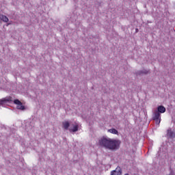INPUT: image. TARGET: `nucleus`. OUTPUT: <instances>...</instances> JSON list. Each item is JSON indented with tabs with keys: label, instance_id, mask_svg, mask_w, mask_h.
<instances>
[{
	"label": "nucleus",
	"instance_id": "obj_1",
	"mask_svg": "<svg viewBox=\"0 0 175 175\" xmlns=\"http://www.w3.org/2000/svg\"><path fill=\"white\" fill-rule=\"evenodd\" d=\"M98 144L100 147L111 150V151H117L120 150L121 146V141L120 139H111L106 137H102L98 140Z\"/></svg>",
	"mask_w": 175,
	"mask_h": 175
},
{
	"label": "nucleus",
	"instance_id": "obj_8",
	"mask_svg": "<svg viewBox=\"0 0 175 175\" xmlns=\"http://www.w3.org/2000/svg\"><path fill=\"white\" fill-rule=\"evenodd\" d=\"M167 135L169 136V137H173V136H174V133H173L172 130H168Z\"/></svg>",
	"mask_w": 175,
	"mask_h": 175
},
{
	"label": "nucleus",
	"instance_id": "obj_9",
	"mask_svg": "<svg viewBox=\"0 0 175 175\" xmlns=\"http://www.w3.org/2000/svg\"><path fill=\"white\" fill-rule=\"evenodd\" d=\"M14 103L15 104V105H17V106H18V105H21V101H20L18 99H15L14 100Z\"/></svg>",
	"mask_w": 175,
	"mask_h": 175
},
{
	"label": "nucleus",
	"instance_id": "obj_3",
	"mask_svg": "<svg viewBox=\"0 0 175 175\" xmlns=\"http://www.w3.org/2000/svg\"><path fill=\"white\" fill-rule=\"evenodd\" d=\"M63 128L66 129V131H68L69 129V127L70 126V123L68 121H65L62 122Z\"/></svg>",
	"mask_w": 175,
	"mask_h": 175
},
{
	"label": "nucleus",
	"instance_id": "obj_12",
	"mask_svg": "<svg viewBox=\"0 0 175 175\" xmlns=\"http://www.w3.org/2000/svg\"><path fill=\"white\" fill-rule=\"evenodd\" d=\"M124 175H129V174H125Z\"/></svg>",
	"mask_w": 175,
	"mask_h": 175
},
{
	"label": "nucleus",
	"instance_id": "obj_11",
	"mask_svg": "<svg viewBox=\"0 0 175 175\" xmlns=\"http://www.w3.org/2000/svg\"><path fill=\"white\" fill-rule=\"evenodd\" d=\"M141 73H143L144 75H147V73H148V70H144L142 71Z\"/></svg>",
	"mask_w": 175,
	"mask_h": 175
},
{
	"label": "nucleus",
	"instance_id": "obj_10",
	"mask_svg": "<svg viewBox=\"0 0 175 175\" xmlns=\"http://www.w3.org/2000/svg\"><path fill=\"white\" fill-rule=\"evenodd\" d=\"M5 103H6V99L3 98V99L0 100V105H5Z\"/></svg>",
	"mask_w": 175,
	"mask_h": 175
},
{
	"label": "nucleus",
	"instance_id": "obj_4",
	"mask_svg": "<svg viewBox=\"0 0 175 175\" xmlns=\"http://www.w3.org/2000/svg\"><path fill=\"white\" fill-rule=\"evenodd\" d=\"M0 20L3 21V23H8L9 21V18L3 14H0Z\"/></svg>",
	"mask_w": 175,
	"mask_h": 175
},
{
	"label": "nucleus",
	"instance_id": "obj_5",
	"mask_svg": "<svg viewBox=\"0 0 175 175\" xmlns=\"http://www.w3.org/2000/svg\"><path fill=\"white\" fill-rule=\"evenodd\" d=\"M70 132H77L79 131V125L76 124L72 129H69Z\"/></svg>",
	"mask_w": 175,
	"mask_h": 175
},
{
	"label": "nucleus",
	"instance_id": "obj_2",
	"mask_svg": "<svg viewBox=\"0 0 175 175\" xmlns=\"http://www.w3.org/2000/svg\"><path fill=\"white\" fill-rule=\"evenodd\" d=\"M166 111V108L163 105H160L157 107V110H154L152 115V120L155 121L157 125L161 124V113L163 114Z\"/></svg>",
	"mask_w": 175,
	"mask_h": 175
},
{
	"label": "nucleus",
	"instance_id": "obj_6",
	"mask_svg": "<svg viewBox=\"0 0 175 175\" xmlns=\"http://www.w3.org/2000/svg\"><path fill=\"white\" fill-rule=\"evenodd\" d=\"M108 132H109V133H113V135H118V131L117 130H116V129H109Z\"/></svg>",
	"mask_w": 175,
	"mask_h": 175
},
{
	"label": "nucleus",
	"instance_id": "obj_7",
	"mask_svg": "<svg viewBox=\"0 0 175 175\" xmlns=\"http://www.w3.org/2000/svg\"><path fill=\"white\" fill-rule=\"evenodd\" d=\"M18 110H25V107L23 105V103L16 106Z\"/></svg>",
	"mask_w": 175,
	"mask_h": 175
}]
</instances>
